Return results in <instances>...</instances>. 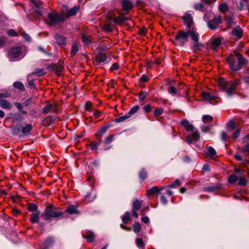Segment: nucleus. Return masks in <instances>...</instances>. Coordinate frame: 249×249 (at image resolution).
<instances>
[{"label":"nucleus","mask_w":249,"mask_h":249,"mask_svg":"<svg viewBox=\"0 0 249 249\" xmlns=\"http://www.w3.org/2000/svg\"><path fill=\"white\" fill-rule=\"evenodd\" d=\"M59 210V208L55 207L53 204H49L46 207L41 217L44 220H51L53 218L57 219L64 215L63 212L60 211Z\"/></svg>","instance_id":"nucleus-1"},{"label":"nucleus","mask_w":249,"mask_h":249,"mask_svg":"<svg viewBox=\"0 0 249 249\" xmlns=\"http://www.w3.org/2000/svg\"><path fill=\"white\" fill-rule=\"evenodd\" d=\"M240 84V80L235 79L234 81H226L223 78L218 80L219 86L227 93V95L231 97L235 94V90L237 85Z\"/></svg>","instance_id":"nucleus-2"},{"label":"nucleus","mask_w":249,"mask_h":249,"mask_svg":"<svg viewBox=\"0 0 249 249\" xmlns=\"http://www.w3.org/2000/svg\"><path fill=\"white\" fill-rule=\"evenodd\" d=\"M64 21L65 18L62 12L59 14L55 10H53L48 14L45 22L49 26L58 28Z\"/></svg>","instance_id":"nucleus-3"},{"label":"nucleus","mask_w":249,"mask_h":249,"mask_svg":"<svg viewBox=\"0 0 249 249\" xmlns=\"http://www.w3.org/2000/svg\"><path fill=\"white\" fill-rule=\"evenodd\" d=\"M196 31L193 29H188L186 31L184 30L178 31L175 37L176 44L178 46H182L185 44L188 41L189 36L192 38V35Z\"/></svg>","instance_id":"nucleus-4"},{"label":"nucleus","mask_w":249,"mask_h":249,"mask_svg":"<svg viewBox=\"0 0 249 249\" xmlns=\"http://www.w3.org/2000/svg\"><path fill=\"white\" fill-rule=\"evenodd\" d=\"M79 10V6H75L72 8L69 9L67 6H63L62 8V13L63 15L65 20L70 17L75 16Z\"/></svg>","instance_id":"nucleus-5"},{"label":"nucleus","mask_w":249,"mask_h":249,"mask_svg":"<svg viewBox=\"0 0 249 249\" xmlns=\"http://www.w3.org/2000/svg\"><path fill=\"white\" fill-rule=\"evenodd\" d=\"M201 96L204 100L208 101L212 105H214L218 102L217 99L218 96L216 93L203 92L201 94Z\"/></svg>","instance_id":"nucleus-6"},{"label":"nucleus","mask_w":249,"mask_h":249,"mask_svg":"<svg viewBox=\"0 0 249 249\" xmlns=\"http://www.w3.org/2000/svg\"><path fill=\"white\" fill-rule=\"evenodd\" d=\"M199 34L196 32L192 35V40L193 43L192 44L191 48L194 51L200 50L202 44L198 42Z\"/></svg>","instance_id":"nucleus-7"},{"label":"nucleus","mask_w":249,"mask_h":249,"mask_svg":"<svg viewBox=\"0 0 249 249\" xmlns=\"http://www.w3.org/2000/svg\"><path fill=\"white\" fill-rule=\"evenodd\" d=\"M226 60L229 64L230 69L232 71H237L240 70V67L237 66L236 59L233 54H230L226 57Z\"/></svg>","instance_id":"nucleus-8"},{"label":"nucleus","mask_w":249,"mask_h":249,"mask_svg":"<svg viewBox=\"0 0 249 249\" xmlns=\"http://www.w3.org/2000/svg\"><path fill=\"white\" fill-rule=\"evenodd\" d=\"M222 23V18L220 16L214 17L213 19L209 20L207 22L208 27L214 30Z\"/></svg>","instance_id":"nucleus-9"},{"label":"nucleus","mask_w":249,"mask_h":249,"mask_svg":"<svg viewBox=\"0 0 249 249\" xmlns=\"http://www.w3.org/2000/svg\"><path fill=\"white\" fill-rule=\"evenodd\" d=\"M184 21V23L185 24L189 29H193V19L191 15L189 14L186 13L184 15V17L182 18Z\"/></svg>","instance_id":"nucleus-10"},{"label":"nucleus","mask_w":249,"mask_h":249,"mask_svg":"<svg viewBox=\"0 0 249 249\" xmlns=\"http://www.w3.org/2000/svg\"><path fill=\"white\" fill-rule=\"evenodd\" d=\"M21 48L20 47H16L10 49L8 51V56L10 57H18L21 53Z\"/></svg>","instance_id":"nucleus-11"},{"label":"nucleus","mask_w":249,"mask_h":249,"mask_svg":"<svg viewBox=\"0 0 249 249\" xmlns=\"http://www.w3.org/2000/svg\"><path fill=\"white\" fill-rule=\"evenodd\" d=\"M108 18L118 24H122L128 19V18L125 16H119L113 18L112 16L109 15L108 16Z\"/></svg>","instance_id":"nucleus-12"},{"label":"nucleus","mask_w":249,"mask_h":249,"mask_svg":"<svg viewBox=\"0 0 249 249\" xmlns=\"http://www.w3.org/2000/svg\"><path fill=\"white\" fill-rule=\"evenodd\" d=\"M56 43L60 47H64L66 44V38L63 36L56 34L54 36Z\"/></svg>","instance_id":"nucleus-13"},{"label":"nucleus","mask_w":249,"mask_h":249,"mask_svg":"<svg viewBox=\"0 0 249 249\" xmlns=\"http://www.w3.org/2000/svg\"><path fill=\"white\" fill-rule=\"evenodd\" d=\"M235 56L237 59V66L240 67V70L242 67L247 64L248 61L239 53H235Z\"/></svg>","instance_id":"nucleus-14"},{"label":"nucleus","mask_w":249,"mask_h":249,"mask_svg":"<svg viewBox=\"0 0 249 249\" xmlns=\"http://www.w3.org/2000/svg\"><path fill=\"white\" fill-rule=\"evenodd\" d=\"M108 128V126L101 127L95 134V136L97 138L98 140L100 141V142H102V137L107 132Z\"/></svg>","instance_id":"nucleus-15"},{"label":"nucleus","mask_w":249,"mask_h":249,"mask_svg":"<svg viewBox=\"0 0 249 249\" xmlns=\"http://www.w3.org/2000/svg\"><path fill=\"white\" fill-rule=\"evenodd\" d=\"M192 131V134L190 136H187L186 141L189 144H191L193 141H197L199 138V135L197 131L194 130Z\"/></svg>","instance_id":"nucleus-16"},{"label":"nucleus","mask_w":249,"mask_h":249,"mask_svg":"<svg viewBox=\"0 0 249 249\" xmlns=\"http://www.w3.org/2000/svg\"><path fill=\"white\" fill-rule=\"evenodd\" d=\"M222 186V185L221 184L217 183L214 185L204 188V191L207 192H215L216 191L220 190Z\"/></svg>","instance_id":"nucleus-17"},{"label":"nucleus","mask_w":249,"mask_h":249,"mask_svg":"<svg viewBox=\"0 0 249 249\" xmlns=\"http://www.w3.org/2000/svg\"><path fill=\"white\" fill-rule=\"evenodd\" d=\"M9 118L12 119L13 122H21L23 120L21 114L18 112L10 113L9 114Z\"/></svg>","instance_id":"nucleus-18"},{"label":"nucleus","mask_w":249,"mask_h":249,"mask_svg":"<svg viewBox=\"0 0 249 249\" xmlns=\"http://www.w3.org/2000/svg\"><path fill=\"white\" fill-rule=\"evenodd\" d=\"M122 6L124 11H128L133 7V4L129 0H123Z\"/></svg>","instance_id":"nucleus-19"},{"label":"nucleus","mask_w":249,"mask_h":249,"mask_svg":"<svg viewBox=\"0 0 249 249\" xmlns=\"http://www.w3.org/2000/svg\"><path fill=\"white\" fill-rule=\"evenodd\" d=\"M0 106L4 109L11 110L12 108V104L6 100H0Z\"/></svg>","instance_id":"nucleus-20"},{"label":"nucleus","mask_w":249,"mask_h":249,"mask_svg":"<svg viewBox=\"0 0 249 249\" xmlns=\"http://www.w3.org/2000/svg\"><path fill=\"white\" fill-rule=\"evenodd\" d=\"M181 125L187 130V131H193L195 129L193 125L191 124L189 122L185 119L183 120L181 122Z\"/></svg>","instance_id":"nucleus-21"},{"label":"nucleus","mask_w":249,"mask_h":249,"mask_svg":"<svg viewBox=\"0 0 249 249\" xmlns=\"http://www.w3.org/2000/svg\"><path fill=\"white\" fill-rule=\"evenodd\" d=\"M164 188V187L158 188L157 186H154L147 191V195L148 197H150L152 196L154 194L163 190Z\"/></svg>","instance_id":"nucleus-22"},{"label":"nucleus","mask_w":249,"mask_h":249,"mask_svg":"<svg viewBox=\"0 0 249 249\" xmlns=\"http://www.w3.org/2000/svg\"><path fill=\"white\" fill-rule=\"evenodd\" d=\"M83 236L89 242H92L95 239V235L93 232L90 231H86L85 234Z\"/></svg>","instance_id":"nucleus-23"},{"label":"nucleus","mask_w":249,"mask_h":249,"mask_svg":"<svg viewBox=\"0 0 249 249\" xmlns=\"http://www.w3.org/2000/svg\"><path fill=\"white\" fill-rule=\"evenodd\" d=\"M242 30L239 27L234 28L231 33L232 36L237 39H240L242 37Z\"/></svg>","instance_id":"nucleus-24"},{"label":"nucleus","mask_w":249,"mask_h":249,"mask_svg":"<svg viewBox=\"0 0 249 249\" xmlns=\"http://www.w3.org/2000/svg\"><path fill=\"white\" fill-rule=\"evenodd\" d=\"M107 59V55L106 53L99 52L96 56V61L97 63L104 62Z\"/></svg>","instance_id":"nucleus-25"},{"label":"nucleus","mask_w":249,"mask_h":249,"mask_svg":"<svg viewBox=\"0 0 249 249\" xmlns=\"http://www.w3.org/2000/svg\"><path fill=\"white\" fill-rule=\"evenodd\" d=\"M40 213L39 211L33 213L31 214L30 221L32 223H38L39 222V216Z\"/></svg>","instance_id":"nucleus-26"},{"label":"nucleus","mask_w":249,"mask_h":249,"mask_svg":"<svg viewBox=\"0 0 249 249\" xmlns=\"http://www.w3.org/2000/svg\"><path fill=\"white\" fill-rule=\"evenodd\" d=\"M221 44V40L220 38H214L213 40L212 41L211 44V48L215 50L217 49V48L220 46Z\"/></svg>","instance_id":"nucleus-27"},{"label":"nucleus","mask_w":249,"mask_h":249,"mask_svg":"<svg viewBox=\"0 0 249 249\" xmlns=\"http://www.w3.org/2000/svg\"><path fill=\"white\" fill-rule=\"evenodd\" d=\"M65 212L71 214L78 213L76 207L73 205H69L66 208Z\"/></svg>","instance_id":"nucleus-28"},{"label":"nucleus","mask_w":249,"mask_h":249,"mask_svg":"<svg viewBox=\"0 0 249 249\" xmlns=\"http://www.w3.org/2000/svg\"><path fill=\"white\" fill-rule=\"evenodd\" d=\"M53 243V239L52 237H48L43 243V248L47 249L51 247Z\"/></svg>","instance_id":"nucleus-29"},{"label":"nucleus","mask_w":249,"mask_h":249,"mask_svg":"<svg viewBox=\"0 0 249 249\" xmlns=\"http://www.w3.org/2000/svg\"><path fill=\"white\" fill-rule=\"evenodd\" d=\"M78 51V44L74 42L72 43L71 48V53L70 56L71 57H73L77 53V52Z\"/></svg>","instance_id":"nucleus-30"},{"label":"nucleus","mask_w":249,"mask_h":249,"mask_svg":"<svg viewBox=\"0 0 249 249\" xmlns=\"http://www.w3.org/2000/svg\"><path fill=\"white\" fill-rule=\"evenodd\" d=\"M207 156L210 157L212 159L214 158L216 154V151L212 146L208 147V152L206 153Z\"/></svg>","instance_id":"nucleus-31"},{"label":"nucleus","mask_w":249,"mask_h":249,"mask_svg":"<svg viewBox=\"0 0 249 249\" xmlns=\"http://www.w3.org/2000/svg\"><path fill=\"white\" fill-rule=\"evenodd\" d=\"M32 127H33L31 124H26L25 126L22 128L21 132L24 135H27L30 133Z\"/></svg>","instance_id":"nucleus-32"},{"label":"nucleus","mask_w":249,"mask_h":249,"mask_svg":"<svg viewBox=\"0 0 249 249\" xmlns=\"http://www.w3.org/2000/svg\"><path fill=\"white\" fill-rule=\"evenodd\" d=\"M130 213L129 212H125L122 217V221L124 224H127L131 220Z\"/></svg>","instance_id":"nucleus-33"},{"label":"nucleus","mask_w":249,"mask_h":249,"mask_svg":"<svg viewBox=\"0 0 249 249\" xmlns=\"http://www.w3.org/2000/svg\"><path fill=\"white\" fill-rule=\"evenodd\" d=\"M139 178L142 180H145L147 177V173L144 169H142L139 173Z\"/></svg>","instance_id":"nucleus-34"},{"label":"nucleus","mask_w":249,"mask_h":249,"mask_svg":"<svg viewBox=\"0 0 249 249\" xmlns=\"http://www.w3.org/2000/svg\"><path fill=\"white\" fill-rule=\"evenodd\" d=\"M33 16L36 19H39L42 17V12L39 9H35Z\"/></svg>","instance_id":"nucleus-35"},{"label":"nucleus","mask_w":249,"mask_h":249,"mask_svg":"<svg viewBox=\"0 0 249 249\" xmlns=\"http://www.w3.org/2000/svg\"><path fill=\"white\" fill-rule=\"evenodd\" d=\"M38 207L37 205L31 203L28 204V209L30 212H31L32 213H35L36 212L39 211L37 210Z\"/></svg>","instance_id":"nucleus-36"},{"label":"nucleus","mask_w":249,"mask_h":249,"mask_svg":"<svg viewBox=\"0 0 249 249\" xmlns=\"http://www.w3.org/2000/svg\"><path fill=\"white\" fill-rule=\"evenodd\" d=\"M202 121L205 124L211 123L213 121V117L209 115H204L202 116Z\"/></svg>","instance_id":"nucleus-37"},{"label":"nucleus","mask_w":249,"mask_h":249,"mask_svg":"<svg viewBox=\"0 0 249 249\" xmlns=\"http://www.w3.org/2000/svg\"><path fill=\"white\" fill-rule=\"evenodd\" d=\"M82 39L85 45L89 44L91 42V36L85 34H83Z\"/></svg>","instance_id":"nucleus-38"},{"label":"nucleus","mask_w":249,"mask_h":249,"mask_svg":"<svg viewBox=\"0 0 249 249\" xmlns=\"http://www.w3.org/2000/svg\"><path fill=\"white\" fill-rule=\"evenodd\" d=\"M103 29L107 32H110L112 31L113 26L111 23H107L103 26Z\"/></svg>","instance_id":"nucleus-39"},{"label":"nucleus","mask_w":249,"mask_h":249,"mask_svg":"<svg viewBox=\"0 0 249 249\" xmlns=\"http://www.w3.org/2000/svg\"><path fill=\"white\" fill-rule=\"evenodd\" d=\"M133 210L138 211L141 208L142 204L140 201L138 200L134 201L133 203Z\"/></svg>","instance_id":"nucleus-40"},{"label":"nucleus","mask_w":249,"mask_h":249,"mask_svg":"<svg viewBox=\"0 0 249 249\" xmlns=\"http://www.w3.org/2000/svg\"><path fill=\"white\" fill-rule=\"evenodd\" d=\"M13 86L15 88L21 90H24L25 88L23 85V84L19 81H17L14 83Z\"/></svg>","instance_id":"nucleus-41"},{"label":"nucleus","mask_w":249,"mask_h":249,"mask_svg":"<svg viewBox=\"0 0 249 249\" xmlns=\"http://www.w3.org/2000/svg\"><path fill=\"white\" fill-rule=\"evenodd\" d=\"M129 118H130V115H128L127 114H126L124 116L116 118L115 120V122L120 123L124 122L127 119H128Z\"/></svg>","instance_id":"nucleus-42"},{"label":"nucleus","mask_w":249,"mask_h":249,"mask_svg":"<svg viewBox=\"0 0 249 249\" xmlns=\"http://www.w3.org/2000/svg\"><path fill=\"white\" fill-rule=\"evenodd\" d=\"M136 244L137 247L139 248L144 249L145 247V244L144 242L142 241V239L141 238H137L136 239Z\"/></svg>","instance_id":"nucleus-43"},{"label":"nucleus","mask_w":249,"mask_h":249,"mask_svg":"<svg viewBox=\"0 0 249 249\" xmlns=\"http://www.w3.org/2000/svg\"><path fill=\"white\" fill-rule=\"evenodd\" d=\"M52 108L53 105L48 104L44 107L42 113L44 114H47L49 111H52Z\"/></svg>","instance_id":"nucleus-44"},{"label":"nucleus","mask_w":249,"mask_h":249,"mask_svg":"<svg viewBox=\"0 0 249 249\" xmlns=\"http://www.w3.org/2000/svg\"><path fill=\"white\" fill-rule=\"evenodd\" d=\"M133 231L137 233L140 231L141 230V226L138 222H135L133 225Z\"/></svg>","instance_id":"nucleus-45"},{"label":"nucleus","mask_w":249,"mask_h":249,"mask_svg":"<svg viewBox=\"0 0 249 249\" xmlns=\"http://www.w3.org/2000/svg\"><path fill=\"white\" fill-rule=\"evenodd\" d=\"M64 69L63 67L61 65H57L55 66L54 70L57 75H60Z\"/></svg>","instance_id":"nucleus-46"},{"label":"nucleus","mask_w":249,"mask_h":249,"mask_svg":"<svg viewBox=\"0 0 249 249\" xmlns=\"http://www.w3.org/2000/svg\"><path fill=\"white\" fill-rule=\"evenodd\" d=\"M139 108H140V107L139 106H135L132 107L130 109V110L128 112L127 114L128 115H130V117L132 115H134L135 113H136Z\"/></svg>","instance_id":"nucleus-47"},{"label":"nucleus","mask_w":249,"mask_h":249,"mask_svg":"<svg viewBox=\"0 0 249 249\" xmlns=\"http://www.w3.org/2000/svg\"><path fill=\"white\" fill-rule=\"evenodd\" d=\"M101 143L98 140V142H92L90 143V148L92 151H96L97 150V147Z\"/></svg>","instance_id":"nucleus-48"},{"label":"nucleus","mask_w":249,"mask_h":249,"mask_svg":"<svg viewBox=\"0 0 249 249\" xmlns=\"http://www.w3.org/2000/svg\"><path fill=\"white\" fill-rule=\"evenodd\" d=\"M148 95V93L144 91H141L139 93V100L140 101H143Z\"/></svg>","instance_id":"nucleus-49"},{"label":"nucleus","mask_w":249,"mask_h":249,"mask_svg":"<svg viewBox=\"0 0 249 249\" xmlns=\"http://www.w3.org/2000/svg\"><path fill=\"white\" fill-rule=\"evenodd\" d=\"M115 135H110L107 137L104 141V143L107 145L110 143L113 140Z\"/></svg>","instance_id":"nucleus-50"},{"label":"nucleus","mask_w":249,"mask_h":249,"mask_svg":"<svg viewBox=\"0 0 249 249\" xmlns=\"http://www.w3.org/2000/svg\"><path fill=\"white\" fill-rule=\"evenodd\" d=\"M168 92L172 95L175 96L177 94L178 91L177 89L173 86H170L168 88Z\"/></svg>","instance_id":"nucleus-51"},{"label":"nucleus","mask_w":249,"mask_h":249,"mask_svg":"<svg viewBox=\"0 0 249 249\" xmlns=\"http://www.w3.org/2000/svg\"><path fill=\"white\" fill-rule=\"evenodd\" d=\"M219 9L222 12H225L228 10L229 7L227 4L222 3L219 6Z\"/></svg>","instance_id":"nucleus-52"},{"label":"nucleus","mask_w":249,"mask_h":249,"mask_svg":"<svg viewBox=\"0 0 249 249\" xmlns=\"http://www.w3.org/2000/svg\"><path fill=\"white\" fill-rule=\"evenodd\" d=\"M237 179V177L236 175L232 174L229 177L228 181L231 183H233L236 182Z\"/></svg>","instance_id":"nucleus-53"},{"label":"nucleus","mask_w":249,"mask_h":249,"mask_svg":"<svg viewBox=\"0 0 249 249\" xmlns=\"http://www.w3.org/2000/svg\"><path fill=\"white\" fill-rule=\"evenodd\" d=\"M15 106L17 108L18 110H19L20 111H22V113H23V114H26V112L25 111H24L22 110L23 106L20 103L16 102V103H15Z\"/></svg>","instance_id":"nucleus-54"},{"label":"nucleus","mask_w":249,"mask_h":249,"mask_svg":"<svg viewBox=\"0 0 249 249\" xmlns=\"http://www.w3.org/2000/svg\"><path fill=\"white\" fill-rule=\"evenodd\" d=\"M163 112V110L161 108H156L154 111V115L156 117H158L160 115H161Z\"/></svg>","instance_id":"nucleus-55"},{"label":"nucleus","mask_w":249,"mask_h":249,"mask_svg":"<svg viewBox=\"0 0 249 249\" xmlns=\"http://www.w3.org/2000/svg\"><path fill=\"white\" fill-rule=\"evenodd\" d=\"M242 153L249 155V143L245 144L243 146L241 150Z\"/></svg>","instance_id":"nucleus-56"},{"label":"nucleus","mask_w":249,"mask_h":249,"mask_svg":"<svg viewBox=\"0 0 249 249\" xmlns=\"http://www.w3.org/2000/svg\"><path fill=\"white\" fill-rule=\"evenodd\" d=\"M12 132L14 135H17L20 132V128L18 125H16L12 127Z\"/></svg>","instance_id":"nucleus-57"},{"label":"nucleus","mask_w":249,"mask_h":249,"mask_svg":"<svg viewBox=\"0 0 249 249\" xmlns=\"http://www.w3.org/2000/svg\"><path fill=\"white\" fill-rule=\"evenodd\" d=\"M221 139L224 141V142H226L227 141L228 139H230V136H229L227 133L224 132V131H222L221 133Z\"/></svg>","instance_id":"nucleus-58"},{"label":"nucleus","mask_w":249,"mask_h":249,"mask_svg":"<svg viewBox=\"0 0 249 249\" xmlns=\"http://www.w3.org/2000/svg\"><path fill=\"white\" fill-rule=\"evenodd\" d=\"M35 73L37 74L38 76H43L46 73V72L44 69H36L35 70Z\"/></svg>","instance_id":"nucleus-59"},{"label":"nucleus","mask_w":249,"mask_h":249,"mask_svg":"<svg viewBox=\"0 0 249 249\" xmlns=\"http://www.w3.org/2000/svg\"><path fill=\"white\" fill-rule=\"evenodd\" d=\"M227 127L230 130H232L235 128V124L233 121H230L227 124Z\"/></svg>","instance_id":"nucleus-60"},{"label":"nucleus","mask_w":249,"mask_h":249,"mask_svg":"<svg viewBox=\"0 0 249 249\" xmlns=\"http://www.w3.org/2000/svg\"><path fill=\"white\" fill-rule=\"evenodd\" d=\"M7 41V37L5 36L0 37V48L3 47Z\"/></svg>","instance_id":"nucleus-61"},{"label":"nucleus","mask_w":249,"mask_h":249,"mask_svg":"<svg viewBox=\"0 0 249 249\" xmlns=\"http://www.w3.org/2000/svg\"><path fill=\"white\" fill-rule=\"evenodd\" d=\"M54 121V118L53 116H49L47 117L43 121V123L44 124H49L50 122Z\"/></svg>","instance_id":"nucleus-62"},{"label":"nucleus","mask_w":249,"mask_h":249,"mask_svg":"<svg viewBox=\"0 0 249 249\" xmlns=\"http://www.w3.org/2000/svg\"><path fill=\"white\" fill-rule=\"evenodd\" d=\"M119 65L118 63H113L110 68V70L111 71H116L119 69Z\"/></svg>","instance_id":"nucleus-63"},{"label":"nucleus","mask_w":249,"mask_h":249,"mask_svg":"<svg viewBox=\"0 0 249 249\" xmlns=\"http://www.w3.org/2000/svg\"><path fill=\"white\" fill-rule=\"evenodd\" d=\"M7 34L9 36H18V34L14 29H10L7 32Z\"/></svg>","instance_id":"nucleus-64"}]
</instances>
